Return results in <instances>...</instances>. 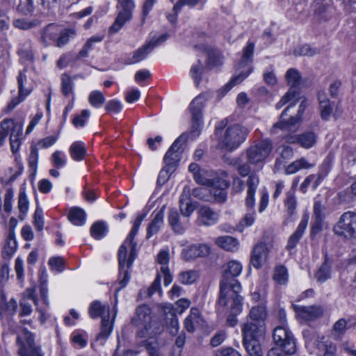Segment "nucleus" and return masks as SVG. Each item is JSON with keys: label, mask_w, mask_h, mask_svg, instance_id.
Instances as JSON below:
<instances>
[{"label": "nucleus", "mask_w": 356, "mask_h": 356, "mask_svg": "<svg viewBox=\"0 0 356 356\" xmlns=\"http://www.w3.org/2000/svg\"><path fill=\"white\" fill-rule=\"evenodd\" d=\"M264 81L269 86H275L277 83V77L274 72L273 67H269L264 72Z\"/></svg>", "instance_id": "nucleus-62"}, {"label": "nucleus", "mask_w": 356, "mask_h": 356, "mask_svg": "<svg viewBox=\"0 0 356 356\" xmlns=\"http://www.w3.org/2000/svg\"><path fill=\"white\" fill-rule=\"evenodd\" d=\"M227 125V119L218 122L216 126V135L218 137L220 147L232 152L238 148L245 140L248 131L239 124L229 126L223 131Z\"/></svg>", "instance_id": "nucleus-4"}, {"label": "nucleus", "mask_w": 356, "mask_h": 356, "mask_svg": "<svg viewBox=\"0 0 356 356\" xmlns=\"http://www.w3.org/2000/svg\"><path fill=\"white\" fill-rule=\"evenodd\" d=\"M301 99L299 94L293 90H289V91L282 97L279 102L276 104V108L280 109L284 106L286 103L291 102V107H293L296 103Z\"/></svg>", "instance_id": "nucleus-41"}, {"label": "nucleus", "mask_w": 356, "mask_h": 356, "mask_svg": "<svg viewBox=\"0 0 356 356\" xmlns=\"http://www.w3.org/2000/svg\"><path fill=\"white\" fill-rule=\"evenodd\" d=\"M265 333L264 323L248 321L242 326L243 341L262 339Z\"/></svg>", "instance_id": "nucleus-16"}, {"label": "nucleus", "mask_w": 356, "mask_h": 356, "mask_svg": "<svg viewBox=\"0 0 356 356\" xmlns=\"http://www.w3.org/2000/svg\"><path fill=\"white\" fill-rule=\"evenodd\" d=\"M88 99L90 106L95 108H101L106 101L104 94L99 90L91 91Z\"/></svg>", "instance_id": "nucleus-45"}, {"label": "nucleus", "mask_w": 356, "mask_h": 356, "mask_svg": "<svg viewBox=\"0 0 356 356\" xmlns=\"http://www.w3.org/2000/svg\"><path fill=\"white\" fill-rule=\"evenodd\" d=\"M67 218L74 225L83 226L86 223V215L83 209L72 207L69 211Z\"/></svg>", "instance_id": "nucleus-34"}, {"label": "nucleus", "mask_w": 356, "mask_h": 356, "mask_svg": "<svg viewBox=\"0 0 356 356\" xmlns=\"http://www.w3.org/2000/svg\"><path fill=\"white\" fill-rule=\"evenodd\" d=\"M319 105L321 108V118L323 120H327L332 112V106L330 102L324 93L318 95Z\"/></svg>", "instance_id": "nucleus-40"}, {"label": "nucleus", "mask_w": 356, "mask_h": 356, "mask_svg": "<svg viewBox=\"0 0 356 356\" xmlns=\"http://www.w3.org/2000/svg\"><path fill=\"white\" fill-rule=\"evenodd\" d=\"M204 320L201 316L198 309L193 307L190 314L184 320V327L189 332H193L196 329L202 327L204 325Z\"/></svg>", "instance_id": "nucleus-22"}, {"label": "nucleus", "mask_w": 356, "mask_h": 356, "mask_svg": "<svg viewBox=\"0 0 356 356\" xmlns=\"http://www.w3.org/2000/svg\"><path fill=\"white\" fill-rule=\"evenodd\" d=\"M309 221L308 216L305 215L302 217L296 232L291 235L289 238L286 248L289 250L293 249L298 244L301 238L303 233L305 232Z\"/></svg>", "instance_id": "nucleus-27"}, {"label": "nucleus", "mask_w": 356, "mask_h": 356, "mask_svg": "<svg viewBox=\"0 0 356 356\" xmlns=\"http://www.w3.org/2000/svg\"><path fill=\"white\" fill-rule=\"evenodd\" d=\"M186 140V136L182 134L174 141L163 158L166 165L174 168L175 163L179 160L180 153L179 150Z\"/></svg>", "instance_id": "nucleus-20"}, {"label": "nucleus", "mask_w": 356, "mask_h": 356, "mask_svg": "<svg viewBox=\"0 0 356 356\" xmlns=\"http://www.w3.org/2000/svg\"><path fill=\"white\" fill-rule=\"evenodd\" d=\"M285 77L288 86H290L289 90H295L300 95L298 87L300 86L302 80L298 71L296 69L291 68L286 72Z\"/></svg>", "instance_id": "nucleus-35"}, {"label": "nucleus", "mask_w": 356, "mask_h": 356, "mask_svg": "<svg viewBox=\"0 0 356 356\" xmlns=\"http://www.w3.org/2000/svg\"><path fill=\"white\" fill-rule=\"evenodd\" d=\"M320 52L318 48L312 47L309 44H302L298 47L294 51L297 56H312Z\"/></svg>", "instance_id": "nucleus-56"}, {"label": "nucleus", "mask_w": 356, "mask_h": 356, "mask_svg": "<svg viewBox=\"0 0 356 356\" xmlns=\"http://www.w3.org/2000/svg\"><path fill=\"white\" fill-rule=\"evenodd\" d=\"M62 90L65 96L72 95L74 99V94L73 92V83L70 77L67 74L62 76Z\"/></svg>", "instance_id": "nucleus-58"}, {"label": "nucleus", "mask_w": 356, "mask_h": 356, "mask_svg": "<svg viewBox=\"0 0 356 356\" xmlns=\"http://www.w3.org/2000/svg\"><path fill=\"white\" fill-rule=\"evenodd\" d=\"M284 206L289 216H293L295 214L297 207V200L294 189H291L287 193L284 201Z\"/></svg>", "instance_id": "nucleus-47"}, {"label": "nucleus", "mask_w": 356, "mask_h": 356, "mask_svg": "<svg viewBox=\"0 0 356 356\" xmlns=\"http://www.w3.org/2000/svg\"><path fill=\"white\" fill-rule=\"evenodd\" d=\"M287 143H298L302 147L309 149L316 142V135L313 131H307L300 135H288L284 137Z\"/></svg>", "instance_id": "nucleus-19"}, {"label": "nucleus", "mask_w": 356, "mask_h": 356, "mask_svg": "<svg viewBox=\"0 0 356 356\" xmlns=\"http://www.w3.org/2000/svg\"><path fill=\"white\" fill-rule=\"evenodd\" d=\"M157 262L161 266L158 272L163 274L164 285L168 286L172 282V276L168 268L169 253L167 250H161L158 254Z\"/></svg>", "instance_id": "nucleus-24"}, {"label": "nucleus", "mask_w": 356, "mask_h": 356, "mask_svg": "<svg viewBox=\"0 0 356 356\" xmlns=\"http://www.w3.org/2000/svg\"><path fill=\"white\" fill-rule=\"evenodd\" d=\"M266 315V307L263 305L252 307L249 313L250 318L256 323H264Z\"/></svg>", "instance_id": "nucleus-42"}, {"label": "nucleus", "mask_w": 356, "mask_h": 356, "mask_svg": "<svg viewBox=\"0 0 356 356\" xmlns=\"http://www.w3.org/2000/svg\"><path fill=\"white\" fill-rule=\"evenodd\" d=\"M188 169L193 173L195 181L200 185L211 187L216 180L221 178L214 171L200 169L196 163H191Z\"/></svg>", "instance_id": "nucleus-14"}, {"label": "nucleus", "mask_w": 356, "mask_h": 356, "mask_svg": "<svg viewBox=\"0 0 356 356\" xmlns=\"http://www.w3.org/2000/svg\"><path fill=\"white\" fill-rule=\"evenodd\" d=\"M168 223L177 234H183L185 232V227L179 220V215L175 209H170L168 218Z\"/></svg>", "instance_id": "nucleus-38"}, {"label": "nucleus", "mask_w": 356, "mask_h": 356, "mask_svg": "<svg viewBox=\"0 0 356 356\" xmlns=\"http://www.w3.org/2000/svg\"><path fill=\"white\" fill-rule=\"evenodd\" d=\"M334 232L346 238H356V212L348 211L341 215Z\"/></svg>", "instance_id": "nucleus-9"}, {"label": "nucleus", "mask_w": 356, "mask_h": 356, "mask_svg": "<svg viewBox=\"0 0 356 356\" xmlns=\"http://www.w3.org/2000/svg\"><path fill=\"white\" fill-rule=\"evenodd\" d=\"M255 220V212L247 213L241 221L238 224L236 229L239 232H243L245 227L252 226Z\"/></svg>", "instance_id": "nucleus-60"}, {"label": "nucleus", "mask_w": 356, "mask_h": 356, "mask_svg": "<svg viewBox=\"0 0 356 356\" xmlns=\"http://www.w3.org/2000/svg\"><path fill=\"white\" fill-rule=\"evenodd\" d=\"M19 343V356H38V350L34 343V338L32 333L28 330H22L17 337Z\"/></svg>", "instance_id": "nucleus-15"}, {"label": "nucleus", "mask_w": 356, "mask_h": 356, "mask_svg": "<svg viewBox=\"0 0 356 356\" xmlns=\"http://www.w3.org/2000/svg\"><path fill=\"white\" fill-rule=\"evenodd\" d=\"M215 356H241V354L232 348L227 347L217 349Z\"/></svg>", "instance_id": "nucleus-64"}, {"label": "nucleus", "mask_w": 356, "mask_h": 356, "mask_svg": "<svg viewBox=\"0 0 356 356\" xmlns=\"http://www.w3.org/2000/svg\"><path fill=\"white\" fill-rule=\"evenodd\" d=\"M145 216V214L138 215L136 219L134 222L133 227L129 235L119 248L118 284L120 286L116 289L117 293L122 289L124 286H126L130 280V273L129 269L131 266L136 257V243L134 241V238L137 234L138 229Z\"/></svg>", "instance_id": "nucleus-2"}, {"label": "nucleus", "mask_w": 356, "mask_h": 356, "mask_svg": "<svg viewBox=\"0 0 356 356\" xmlns=\"http://www.w3.org/2000/svg\"><path fill=\"white\" fill-rule=\"evenodd\" d=\"M228 186V181L224 177H222L216 180L215 184L211 187V188L209 190V192L213 193V197L216 201L222 202L227 198L226 189Z\"/></svg>", "instance_id": "nucleus-26"}, {"label": "nucleus", "mask_w": 356, "mask_h": 356, "mask_svg": "<svg viewBox=\"0 0 356 356\" xmlns=\"http://www.w3.org/2000/svg\"><path fill=\"white\" fill-rule=\"evenodd\" d=\"M72 342L80 348H83L87 345L88 334L81 330H76L71 334Z\"/></svg>", "instance_id": "nucleus-49"}, {"label": "nucleus", "mask_w": 356, "mask_h": 356, "mask_svg": "<svg viewBox=\"0 0 356 356\" xmlns=\"http://www.w3.org/2000/svg\"><path fill=\"white\" fill-rule=\"evenodd\" d=\"M269 248L265 243H259L253 248L251 254L250 264L259 269L266 264L268 259Z\"/></svg>", "instance_id": "nucleus-18"}, {"label": "nucleus", "mask_w": 356, "mask_h": 356, "mask_svg": "<svg viewBox=\"0 0 356 356\" xmlns=\"http://www.w3.org/2000/svg\"><path fill=\"white\" fill-rule=\"evenodd\" d=\"M289 275L286 268L283 266H278L275 268L273 280L279 284H286L288 282Z\"/></svg>", "instance_id": "nucleus-50"}, {"label": "nucleus", "mask_w": 356, "mask_h": 356, "mask_svg": "<svg viewBox=\"0 0 356 356\" xmlns=\"http://www.w3.org/2000/svg\"><path fill=\"white\" fill-rule=\"evenodd\" d=\"M117 308L115 306L113 308L112 320L110 321V307L108 305H102L99 301H95L91 303L89 313L92 318L102 316V329L97 339L100 341L101 343H104L106 339L108 337L113 330V323L117 314Z\"/></svg>", "instance_id": "nucleus-6"}, {"label": "nucleus", "mask_w": 356, "mask_h": 356, "mask_svg": "<svg viewBox=\"0 0 356 356\" xmlns=\"http://www.w3.org/2000/svg\"><path fill=\"white\" fill-rule=\"evenodd\" d=\"M293 309L296 316L305 321H313L319 317L323 314V310L319 307L316 306H302L293 305Z\"/></svg>", "instance_id": "nucleus-21"}, {"label": "nucleus", "mask_w": 356, "mask_h": 356, "mask_svg": "<svg viewBox=\"0 0 356 356\" xmlns=\"http://www.w3.org/2000/svg\"><path fill=\"white\" fill-rule=\"evenodd\" d=\"M259 177L254 175L252 174L250 175L248 180V189L247 191V197L245 200L246 206L249 208H253L255 203L254 195L259 184Z\"/></svg>", "instance_id": "nucleus-32"}, {"label": "nucleus", "mask_w": 356, "mask_h": 356, "mask_svg": "<svg viewBox=\"0 0 356 356\" xmlns=\"http://www.w3.org/2000/svg\"><path fill=\"white\" fill-rule=\"evenodd\" d=\"M261 339L243 341L245 348L249 356H263V351L260 346Z\"/></svg>", "instance_id": "nucleus-39"}, {"label": "nucleus", "mask_w": 356, "mask_h": 356, "mask_svg": "<svg viewBox=\"0 0 356 356\" xmlns=\"http://www.w3.org/2000/svg\"><path fill=\"white\" fill-rule=\"evenodd\" d=\"M314 166L309 163L305 158L296 160L289 165L286 169L287 174H294L301 169H309Z\"/></svg>", "instance_id": "nucleus-43"}, {"label": "nucleus", "mask_w": 356, "mask_h": 356, "mask_svg": "<svg viewBox=\"0 0 356 356\" xmlns=\"http://www.w3.org/2000/svg\"><path fill=\"white\" fill-rule=\"evenodd\" d=\"M215 243L220 248L229 251L236 252L239 248V241L231 236H222L215 239Z\"/></svg>", "instance_id": "nucleus-30"}, {"label": "nucleus", "mask_w": 356, "mask_h": 356, "mask_svg": "<svg viewBox=\"0 0 356 356\" xmlns=\"http://www.w3.org/2000/svg\"><path fill=\"white\" fill-rule=\"evenodd\" d=\"M327 172L328 168L326 167L324 172H323L322 169L318 175H311L308 176L300 185V190L302 193H305L308 186L311 184H312L313 189L315 190L327 175Z\"/></svg>", "instance_id": "nucleus-31"}, {"label": "nucleus", "mask_w": 356, "mask_h": 356, "mask_svg": "<svg viewBox=\"0 0 356 356\" xmlns=\"http://www.w3.org/2000/svg\"><path fill=\"white\" fill-rule=\"evenodd\" d=\"M211 248L206 243L191 244L183 248L181 257L185 261L204 257L210 254Z\"/></svg>", "instance_id": "nucleus-17"}, {"label": "nucleus", "mask_w": 356, "mask_h": 356, "mask_svg": "<svg viewBox=\"0 0 356 356\" xmlns=\"http://www.w3.org/2000/svg\"><path fill=\"white\" fill-rule=\"evenodd\" d=\"M29 202L24 192H21L19 195L18 208L20 212L19 218L23 219L29 211Z\"/></svg>", "instance_id": "nucleus-57"}, {"label": "nucleus", "mask_w": 356, "mask_h": 356, "mask_svg": "<svg viewBox=\"0 0 356 356\" xmlns=\"http://www.w3.org/2000/svg\"><path fill=\"white\" fill-rule=\"evenodd\" d=\"M67 156L62 151H55L51 155L52 164L57 168H63L67 163Z\"/></svg>", "instance_id": "nucleus-55"}, {"label": "nucleus", "mask_w": 356, "mask_h": 356, "mask_svg": "<svg viewBox=\"0 0 356 356\" xmlns=\"http://www.w3.org/2000/svg\"><path fill=\"white\" fill-rule=\"evenodd\" d=\"M17 243L13 232H10L4 245L3 252L8 257H11L16 252Z\"/></svg>", "instance_id": "nucleus-52"}, {"label": "nucleus", "mask_w": 356, "mask_h": 356, "mask_svg": "<svg viewBox=\"0 0 356 356\" xmlns=\"http://www.w3.org/2000/svg\"><path fill=\"white\" fill-rule=\"evenodd\" d=\"M151 310L147 305H142L136 309V316L133 318L132 323L140 328L138 335L140 337L149 336L143 344L148 351L149 356H159L157 353L158 343L152 336L159 333L156 323L152 321Z\"/></svg>", "instance_id": "nucleus-3"}, {"label": "nucleus", "mask_w": 356, "mask_h": 356, "mask_svg": "<svg viewBox=\"0 0 356 356\" xmlns=\"http://www.w3.org/2000/svg\"><path fill=\"white\" fill-rule=\"evenodd\" d=\"M165 206L163 205L158 211L153 213L154 218L147 229V237L149 238L160 229L163 223V218L165 213Z\"/></svg>", "instance_id": "nucleus-33"}, {"label": "nucleus", "mask_w": 356, "mask_h": 356, "mask_svg": "<svg viewBox=\"0 0 356 356\" xmlns=\"http://www.w3.org/2000/svg\"><path fill=\"white\" fill-rule=\"evenodd\" d=\"M273 340L286 354H293L296 350L295 339L287 325H278L274 329Z\"/></svg>", "instance_id": "nucleus-10"}, {"label": "nucleus", "mask_w": 356, "mask_h": 356, "mask_svg": "<svg viewBox=\"0 0 356 356\" xmlns=\"http://www.w3.org/2000/svg\"><path fill=\"white\" fill-rule=\"evenodd\" d=\"M203 72V64L198 60L197 63L192 65L190 70V76L193 79L197 87L199 86Z\"/></svg>", "instance_id": "nucleus-53"}, {"label": "nucleus", "mask_w": 356, "mask_h": 356, "mask_svg": "<svg viewBox=\"0 0 356 356\" xmlns=\"http://www.w3.org/2000/svg\"><path fill=\"white\" fill-rule=\"evenodd\" d=\"M163 311L167 316H169L170 322L168 324V329L171 334H177L179 331V321L176 316L174 311H172V307L171 305H165L163 307Z\"/></svg>", "instance_id": "nucleus-37"}, {"label": "nucleus", "mask_w": 356, "mask_h": 356, "mask_svg": "<svg viewBox=\"0 0 356 356\" xmlns=\"http://www.w3.org/2000/svg\"><path fill=\"white\" fill-rule=\"evenodd\" d=\"M0 147L3 145L6 136L10 134L11 149L16 152L19 148L22 136L23 124L15 122L11 119H6L1 122Z\"/></svg>", "instance_id": "nucleus-8"}, {"label": "nucleus", "mask_w": 356, "mask_h": 356, "mask_svg": "<svg viewBox=\"0 0 356 356\" xmlns=\"http://www.w3.org/2000/svg\"><path fill=\"white\" fill-rule=\"evenodd\" d=\"M168 38V33L154 34L149 42L133 53L129 59V64H135L145 59L152 50L163 43Z\"/></svg>", "instance_id": "nucleus-11"}, {"label": "nucleus", "mask_w": 356, "mask_h": 356, "mask_svg": "<svg viewBox=\"0 0 356 356\" xmlns=\"http://www.w3.org/2000/svg\"><path fill=\"white\" fill-rule=\"evenodd\" d=\"M243 266L237 260H232L224 266L223 277L220 286L219 304L228 305L232 302V308L236 313L241 311L243 297L239 295L241 291L240 282L235 279L242 272Z\"/></svg>", "instance_id": "nucleus-1"}, {"label": "nucleus", "mask_w": 356, "mask_h": 356, "mask_svg": "<svg viewBox=\"0 0 356 356\" xmlns=\"http://www.w3.org/2000/svg\"><path fill=\"white\" fill-rule=\"evenodd\" d=\"M69 152L73 160L80 161L85 158L86 149L83 142L75 141L70 145Z\"/></svg>", "instance_id": "nucleus-36"}, {"label": "nucleus", "mask_w": 356, "mask_h": 356, "mask_svg": "<svg viewBox=\"0 0 356 356\" xmlns=\"http://www.w3.org/2000/svg\"><path fill=\"white\" fill-rule=\"evenodd\" d=\"M195 40V47L202 51H204L208 54L209 64L212 63L211 55H215L213 49L209 45L211 40L209 36L206 35L204 33H196L194 35Z\"/></svg>", "instance_id": "nucleus-25"}, {"label": "nucleus", "mask_w": 356, "mask_h": 356, "mask_svg": "<svg viewBox=\"0 0 356 356\" xmlns=\"http://www.w3.org/2000/svg\"><path fill=\"white\" fill-rule=\"evenodd\" d=\"M106 225L102 222H95L90 228V235L96 240L103 238L107 234Z\"/></svg>", "instance_id": "nucleus-46"}, {"label": "nucleus", "mask_w": 356, "mask_h": 356, "mask_svg": "<svg viewBox=\"0 0 356 356\" xmlns=\"http://www.w3.org/2000/svg\"><path fill=\"white\" fill-rule=\"evenodd\" d=\"M76 32L74 29H67L60 32L56 40V47L61 48L68 43V42L74 38Z\"/></svg>", "instance_id": "nucleus-44"}, {"label": "nucleus", "mask_w": 356, "mask_h": 356, "mask_svg": "<svg viewBox=\"0 0 356 356\" xmlns=\"http://www.w3.org/2000/svg\"><path fill=\"white\" fill-rule=\"evenodd\" d=\"M34 226L36 230L40 232L44 228L43 211L41 208L37 207L34 213Z\"/></svg>", "instance_id": "nucleus-61"}, {"label": "nucleus", "mask_w": 356, "mask_h": 356, "mask_svg": "<svg viewBox=\"0 0 356 356\" xmlns=\"http://www.w3.org/2000/svg\"><path fill=\"white\" fill-rule=\"evenodd\" d=\"M118 14L115 22H127L131 21L133 17L134 8L117 6Z\"/></svg>", "instance_id": "nucleus-54"}, {"label": "nucleus", "mask_w": 356, "mask_h": 356, "mask_svg": "<svg viewBox=\"0 0 356 356\" xmlns=\"http://www.w3.org/2000/svg\"><path fill=\"white\" fill-rule=\"evenodd\" d=\"M197 204L190 197L189 191H184L179 199V209L184 216L189 217L196 209Z\"/></svg>", "instance_id": "nucleus-29"}, {"label": "nucleus", "mask_w": 356, "mask_h": 356, "mask_svg": "<svg viewBox=\"0 0 356 356\" xmlns=\"http://www.w3.org/2000/svg\"><path fill=\"white\" fill-rule=\"evenodd\" d=\"M254 44L252 42H248L243 49L240 62L237 65L238 74L234 75L232 79L218 90L219 95L222 97L227 94L234 86L241 83L252 72L250 65L252 62Z\"/></svg>", "instance_id": "nucleus-5"}, {"label": "nucleus", "mask_w": 356, "mask_h": 356, "mask_svg": "<svg viewBox=\"0 0 356 356\" xmlns=\"http://www.w3.org/2000/svg\"><path fill=\"white\" fill-rule=\"evenodd\" d=\"M91 113L88 109L83 110L79 115H76L72 123L76 127H83L88 119L90 118Z\"/></svg>", "instance_id": "nucleus-59"}, {"label": "nucleus", "mask_w": 356, "mask_h": 356, "mask_svg": "<svg viewBox=\"0 0 356 356\" xmlns=\"http://www.w3.org/2000/svg\"><path fill=\"white\" fill-rule=\"evenodd\" d=\"M271 151L272 144L267 140L251 146L246 152L248 163L252 165L262 164Z\"/></svg>", "instance_id": "nucleus-12"}, {"label": "nucleus", "mask_w": 356, "mask_h": 356, "mask_svg": "<svg viewBox=\"0 0 356 356\" xmlns=\"http://www.w3.org/2000/svg\"><path fill=\"white\" fill-rule=\"evenodd\" d=\"M49 265L52 270L60 273L63 270L64 260L60 257H51L49 260Z\"/></svg>", "instance_id": "nucleus-63"}, {"label": "nucleus", "mask_w": 356, "mask_h": 356, "mask_svg": "<svg viewBox=\"0 0 356 356\" xmlns=\"http://www.w3.org/2000/svg\"><path fill=\"white\" fill-rule=\"evenodd\" d=\"M199 221L206 226L213 225L218 221L219 215L207 207H202L198 211Z\"/></svg>", "instance_id": "nucleus-28"}, {"label": "nucleus", "mask_w": 356, "mask_h": 356, "mask_svg": "<svg viewBox=\"0 0 356 356\" xmlns=\"http://www.w3.org/2000/svg\"><path fill=\"white\" fill-rule=\"evenodd\" d=\"M25 82H26V76L24 72H21L17 76L19 96L18 97L13 99L8 104V107L10 110H13L31 93L32 89L29 87L26 88Z\"/></svg>", "instance_id": "nucleus-23"}, {"label": "nucleus", "mask_w": 356, "mask_h": 356, "mask_svg": "<svg viewBox=\"0 0 356 356\" xmlns=\"http://www.w3.org/2000/svg\"><path fill=\"white\" fill-rule=\"evenodd\" d=\"M330 277V265L325 261L315 275V278L320 283L325 282Z\"/></svg>", "instance_id": "nucleus-51"}, {"label": "nucleus", "mask_w": 356, "mask_h": 356, "mask_svg": "<svg viewBox=\"0 0 356 356\" xmlns=\"http://www.w3.org/2000/svg\"><path fill=\"white\" fill-rule=\"evenodd\" d=\"M199 274L197 271L190 270L180 273L178 279L180 283L189 285L193 284L197 280Z\"/></svg>", "instance_id": "nucleus-48"}, {"label": "nucleus", "mask_w": 356, "mask_h": 356, "mask_svg": "<svg viewBox=\"0 0 356 356\" xmlns=\"http://www.w3.org/2000/svg\"><path fill=\"white\" fill-rule=\"evenodd\" d=\"M307 106V103L305 99H303L298 111L296 116H290L288 118V113L292 108L291 105L287 106L282 112L280 121L276 123L272 129L273 134H278L279 131L284 132L295 131L297 129L298 125L300 124L302 120V115Z\"/></svg>", "instance_id": "nucleus-7"}, {"label": "nucleus", "mask_w": 356, "mask_h": 356, "mask_svg": "<svg viewBox=\"0 0 356 356\" xmlns=\"http://www.w3.org/2000/svg\"><path fill=\"white\" fill-rule=\"evenodd\" d=\"M209 99V95L202 93L197 96L190 104V111L192 118V129L193 132L199 133L200 129L202 126V108L204 106L206 101Z\"/></svg>", "instance_id": "nucleus-13"}]
</instances>
